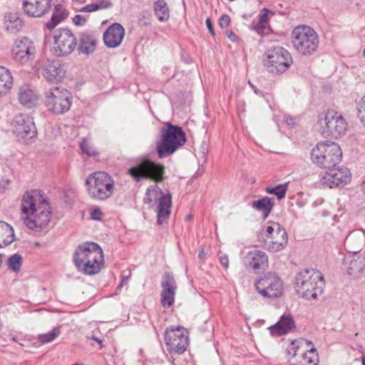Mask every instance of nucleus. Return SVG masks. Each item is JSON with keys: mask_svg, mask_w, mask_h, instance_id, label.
Segmentation results:
<instances>
[{"mask_svg": "<svg viewBox=\"0 0 365 365\" xmlns=\"http://www.w3.org/2000/svg\"><path fill=\"white\" fill-rule=\"evenodd\" d=\"M22 219L29 229L38 231L45 228L51 220V211L48 202L37 190L26 192L21 200Z\"/></svg>", "mask_w": 365, "mask_h": 365, "instance_id": "nucleus-1", "label": "nucleus"}, {"mask_svg": "<svg viewBox=\"0 0 365 365\" xmlns=\"http://www.w3.org/2000/svg\"><path fill=\"white\" fill-rule=\"evenodd\" d=\"M296 292L302 298L315 299L323 292L325 281L321 272L315 269H305L295 277Z\"/></svg>", "mask_w": 365, "mask_h": 365, "instance_id": "nucleus-2", "label": "nucleus"}, {"mask_svg": "<svg viewBox=\"0 0 365 365\" xmlns=\"http://www.w3.org/2000/svg\"><path fill=\"white\" fill-rule=\"evenodd\" d=\"M166 128L161 130L160 140L157 143L156 150L160 158L173 154L186 143L185 133L182 128L171 123H165Z\"/></svg>", "mask_w": 365, "mask_h": 365, "instance_id": "nucleus-3", "label": "nucleus"}, {"mask_svg": "<svg viewBox=\"0 0 365 365\" xmlns=\"http://www.w3.org/2000/svg\"><path fill=\"white\" fill-rule=\"evenodd\" d=\"M88 195L97 201H103L110 198L114 192L113 178L106 172H95L89 175L86 180Z\"/></svg>", "mask_w": 365, "mask_h": 365, "instance_id": "nucleus-4", "label": "nucleus"}, {"mask_svg": "<svg viewBox=\"0 0 365 365\" xmlns=\"http://www.w3.org/2000/svg\"><path fill=\"white\" fill-rule=\"evenodd\" d=\"M291 39L294 48L305 56L314 54L319 47V36L317 32L308 26H296L292 32Z\"/></svg>", "mask_w": 365, "mask_h": 365, "instance_id": "nucleus-5", "label": "nucleus"}, {"mask_svg": "<svg viewBox=\"0 0 365 365\" xmlns=\"http://www.w3.org/2000/svg\"><path fill=\"white\" fill-rule=\"evenodd\" d=\"M342 152L334 142L319 143L312 150L311 159L315 165L324 169L336 166L341 160Z\"/></svg>", "mask_w": 365, "mask_h": 365, "instance_id": "nucleus-6", "label": "nucleus"}, {"mask_svg": "<svg viewBox=\"0 0 365 365\" xmlns=\"http://www.w3.org/2000/svg\"><path fill=\"white\" fill-rule=\"evenodd\" d=\"M128 173L136 182L150 179L155 182H161L164 180L165 167L160 163L143 158L130 168Z\"/></svg>", "mask_w": 365, "mask_h": 365, "instance_id": "nucleus-7", "label": "nucleus"}, {"mask_svg": "<svg viewBox=\"0 0 365 365\" xmlns=\"http://www.w3.org/2000/svg\"><path fill=\"white\" fill-rule=\"evenodd\" d=\"M264 65L272 73H283L293 63L290 53L282 46L268 49L264 55Z\"/></svg>", "mask_w": 365, "mask_h": 365, "instance_id": "nucleus-8", "label": "nucleus"}, {"mask_svg": "<svg viewBox=\"0 0 365 365\" xmlns=\"http://www.w3.org/2000/svg\"><path fill=\"white\" fill-rule=\"evenodd\" d=\"M262 235L266 237L263 246L269 252H279L284 250L287 245V233L278 222H268L262 229Z\"/></svg>", "mask_w": 365, "mask_h": 365, "instance_id": "nucleus-9", "label": "nucleus"}, {"mask_svg": "<svg viewBox=\"0 0 365 365\" xmlns=\"http://www.w3.org/2000/svg\"><path fill=\"white\" fill-rule=\"evenodd\" d=\"M45 105L47 109L55 114H63L71 106V95L63 87H53L45 93Z\"/></svg>", "mask_w": 365, "mask_h": 365, "instance_id": "nucleus-10", "label": "nucleus"}, {"mask_svg": "<svg viewBox=\"0 0 365 365\" xmlns=\"http://www.w3.org/2000/svg\"><path fill=\"white\" fill-rule=\"evenodd\" d=\"M170 194L165 195L157 185H151L147 188L144 202L150 204L153 200L158 201V224L161 225L170 216L172 205Z\"/></svg>", "mask_w": 365, "mask_h": 365, "instance_id": "nucleus-11", "label": "nucleus"}, {"mask_svg": "<svg viewBox=\"0 0 365 365\" xmlns=\"http://www.w3.org/2000/svg\"><path fill=\"white\" fill-rule=\"evenodd\" d=\"M320 124H325L322 133L324 137L331 136L338 138L346 133L348 124L344 117L334 110H328L325 118L319 120Z\"/></svg>", "mask_w": 365, "mask_h": 365, "instance_id": "nucleus-12", "label": "nucleus"}, {"mask_svg": "<svg viewBox=\"0 0 365 365\" xmlns=\"http://www.w3.org/2000/svg\"><path fill=\"white\" fill-rule=\"evenodd\" d=\"M255 286L257 292L262 297L270 299L278 298L282 296L283 283L275 274L269 272L260 277Z\"/></svg>", "mask_w": 365, "mask_h": 365, "instance_id": "nucleus-13", "label": "nucleus"}, {"mask_svg": "<svg viewBox=\"0 0 365 365\" xmlns=\"http://www.w3.org/2000/svg\"><path fill=\"white\" fill-rule=\"evenodd\" d=\"M165 341L170 352L182 354L189 344L188 332L182 327H170L165 330Z\"/></svg>", "mask_w": 365, "mask_h": 365, "instance_id": "nucleus-14", "label": "nucleus"}, {"mask_svg": "<svg viewBox=\"0 0 365 365\" xmlns=\"http://www.w3.org/2000/svg\"><path fill=\"white\" fill-rule=\"evenodd\" d=\"M53 52L56 56H64L70 54L76 46V38L68 29H60L53 36Z\"/></svg>", "mask_w": 365, "mask_h": 365, "instance_id": "nucleus-15", "label": "nucleus"}, {"mask_svg": "<svg viewBox=\"0 0 365 365\" xmlns=\"http://www.w3.org/2000/svg\"><path fill=\"white\" fill-rule=\"evenodd\" d=\"M351 180V173L345 167H333L327 169L321 178L324 185L330 188L344 186Z\"/></svg>", "mask_w": 365, "mask_h": 365, "instance_id": "nucleus-16", "label": "nucleus"}, {"mask_svg": "<svg viewBox=\"0 0 365 365\" xmlns=\"http://www.w3.org/2000/svg\"><path fill=\"white\" fill-rule=\"evenodd\" d=\"M34 42L27 37L16 39L11 49L13 58L21 64L28 63L35 56Z\"/></svg>", "mask_w": 365, "mask_h": 365, "instance_id": "nucleus-17", "label": "nucleus"}, {"mask_svg": "<svg viewBox=\"0 0 365 365\" xmlns=\"http://www.w3.org/2000/svg\"><path fill=\"white\" fill-rule=\"evenodd\" d=\"M12 126L14 133L21 138H32L37 133L33 118L26 113L16 115L12 121Z\"/></svg>", "mask_w": 365, "mask_h": 365, "instance_id": "nucleus-18", "label": "nucleus"}, {"mask_svg": "<svg viewBox=\"0 0 365 365\" xmlns=\"http://www.w3.org/2000/svg\"><path fill=\"white\" fill-rule=\"evenodd\" d=\"M298 343L297 340L292 342V346L288 349V354H291L293 351L292 356L289 359L291 365H317L319 361L317 350L311 347L309 350L300 352L298 346H295V344Z\"/></svg>", "mask_w": 365, "mask_h": 365, "instance_id": "nucleus-19", "label": "nucleus"}, {"mask_svg": "<svg viewBox=\"0 0 365 365\" xmlns=\"http://www.w3.org/2000/svg\"><path fill=\"white\" fill-rule=\"evenodd\" d=\"M101 252L103 250L97 243L86 242L76 247L73 256V263L78 267Z\"/></svg>", "mask_w": 365, "mask_h": 365, "instance_id": "nucleus-20", "label": "nucleus"}, {"mask_svg": "<svg viewBox=\"0 0 365 365\" xmlns=\"http://www.w3.org/2000/svg\"><path fill=\"white\" fill-rule=\"evenodd\" d=\"M161 287V304L164 307H170L174 304L177 289V283L172 274L165 272L163 275Z\"/></svg>", "mask_w": 365, "mask_h": 365, "instance_id": "nucleus-21", "label": "nucleus"}, {"mask_svg": "<svg viewBox=\"0 0 365 365\" xmlns=\"http://www.w3.org/2000/svg\"><path fill=\"white\" fill-rule=\"evenodd\" d=\"M24 12L30 17L44 16L51 7V0H23Z\"/></svg>", "mask_w": 365, "mask_h": 365, "instance_id": "nucleus-22", "label": "nucleus"}, {"mask_svg": "<svg viewBox=\"0 0 365 365\" xmlns=\"http://www.w3.org/2000/svg\"><path fill=\"white\" fill-rule=\"evenodd\" d=\"M65 65L58 60H48L43 70V76L46 81L51 83L61 81L66 76Z\"/></svg>", "mask_w": 365, "mask_h": 365, "instance_id": "nucleus-23", "label": "nucleus"}, {"mask_svg": "<svg viewBox=\"0 0 365 365\" xmlns=\"http://www.w3.org/2000/svg\"><path fill=\"white\" fill-rule=\"evenodd\" d=\"M125 36V29L120 24H111L103 33V41L108 48H114L120 45Z\"/></svg>", "mask_w": 365, "mask_h": 365, "instance_id": "nucleus-24", "label": "nucleus"}, {"mask_svg": "<svg viewBox=\"0 0 365 365\" xmlns=\"http://www.w3.org/2000/svg\"><path fill=\"white\" fill-rule=\"evenodd\" d=\"M243 263L247 268L255 271L265 269L268 267V257L263 251L252 250L246 254Z\"/></svg>", "mask_w": 365, "mask_h": 365, "instance_id": "nucleus-25", "label": "nucleus"}, {"mask_svg": "<svg viewBox=\"0 0 365 365\" xmlns=\"http://www.w3.org/2000/svg\"><path fill=\"white\" fill-rule=\"evenodd\" d=\"M295 329V322L290 314H284L279 320L269 327L270 334L272 336H281L292 331Z\"/></svg>", "mask_w": 365, "mask_h": 365, "instance_id": "nucleus-26", "label": "nucleus"}, {"mask_svg": "<svg viewBox=\"0 0 365 365\" xmlns=\"http://www.w3.org/2000/svg\"><path fill=\"white\" fill-rule=\"evenodd\" d=\"M103 252L95 255L92 259L87 260L85 264L78 266L77 269L86 275H94L99 273L103 267Z\"/></svg>", "mask_w": 365, "mask_h": 365, "instance_id": "nucleus-27", "label": "nucleus"}, {"mask_svg": "<svg viewBox=\"0 0 365 365\" xmlns=\"http://www.w3.org/2000/svg\"><path fill=\"white\" fill-rule=\"evenodd\" d=\"M364 244V234L360 231L351 232L344 240V246L349 252L358 253Z\"/></svg>", "mask_w": 365, "mask_h": 365, "instance_id": "nucleus-28", "label": "nucleus"}, {"mask_svg": "<svg viewBox=\"0 0 365 365\" xmlns=\"http://www.w3.org/2000/svg\"><path fill=\"white\" fill-rule=\"evenodd\" d=\"M4 26L10 34H16L23 27V21L18 12H8L4 16Z\"/></svg>", "mask_w": 365, "mask_h": 365, "instance_id": "nucleus-29", "label": "nucleus"}, {"mask_svg": "<svg viewBox=\"0 0 365 365\" xmlns=\"http://www.w3.org/2000/svg\"><path fill=\"white\" fill-rule=\"evenodd\" d=\"M18 96L19 103L27 108H32L38 101L36 93L27 86H21L19 88Z\"/></svg>", "mask_w": 365, "mask_h": 365, "instance_id": "nucleus-30", "label": "nucleus"}, {"mask_svg": "<svg viewBox=\"0 0 365 365\" xmlns=\"http://www.w3.org/2000/svg\"><path fill=\"white\" fill-rule=\"evenodd\" d=\"M96 46V37L90 34L83 33L81 36L78 49L81 52L89 54L93 53Z\"/></svg>", "mask_w": 365, "mask_h": 365, "instance_id": "nucleus-31", "label": "nucleus"}, {"mask_svg": "<svg viewBox=\"0 0 365 365\" xmlns=\"http://www.w3.org/2000/svg\"><path fill=\"white\" fill-rule=\"evenodd\" d=\"M13 86V77L5 67L0 66V96L6 94Z\"/></svg>", "mask_w": 365, "mask_h": 365, "instance_id": "nucleus-32", "label": "nucleus"}, {"mask_svg": "<svg viewBox=\"0 0 365 365\" xmlns=\"http://www.w3.org/2000/svg\"><path fill=\"white\" fill-rule=\"evenodd\" d=\"M68 16V13L63 9L61 4H57L55 6L54 11L51 19L46 24V27L48 30L53 29L61 21Z\"/></svg>", "mask_w": 365, "mask_h": 365, "instance_id": "nucleus-33", "label": "nucleus"}, {"mask_svg": "<svg viewBox=\"0 0 365 365\" xmlns=\"http://www.w3.org/2000/svg\"><path fill=\"white\" fill-rule=\"evenodd\" d=\"M14 236L13 227L8 223L0 221V242L7 246L14 241Z\"/></svg>", "mask_w": 365, "mask_h": 365, "instance_id": "nucleus-34", "label": "nucleus"}, {"mask_svg": "<svg viewBox=\"0 0 365 365\" xmlns=\"http://www.w3.org/2000/svg\"><path fill=\"white\" fill-rule=\"evenodd\" d=\"M274 205V199L264 197L260 200L254 201L252 207L263 212L264 217H267Z\"/></svg>", "mask_w": 365, "mask_h": 365, "instance_id": "nucleus-35", "label": "nucleus"}, {"mask_svg": "<svg viewBox=\"0 0 365 365\" xmlns=\"http://www.w3.org/2000/svg\"><path fill=\"white\" fill-rule=\"evenodd\" d=\"M154 11L160 21H166L170 17V11L165 0H157L154 3Z\"/></svg>", "mask_w": 365, "mask_h": 365, "instance_id": "nucleus-36", "label": "nucleus"}, {"mask_svg": "<svg viewBox=\"0 0 365 365\" xmlns=\"http://www.w3.org/2000/svg\"><path fill=\"white\" fill-rule=\"evenodd\" d=\"M269 11L267 9H263V14L260 15L258 23L255 26V30L260 35H264L269 32L268 14Z\"/></svg>", "mask_w": 365, "mask_h": 365, "instance_id": "nucleus-37", "label": "nucleus"}, {"mask_svg": "<svg viewBox=\"0 0 365 365\" xmlns=\"http://www.w3.org/2000/svg\"><path fill=\"white\" fill-rule=\"evenodd\" d=\"M112 6L110 0H100L93 4H88L81 9V12H93L95 11L105 9Z\"/></svg>", "mask_w": 365, "mask_h": 365, "instance_id": "nucleus-38", "label": "nucleus"}, {"mask_svg": "<svg viewBox=\"0 0 365 365\" xmlns=\"http://www.w3.org/2000/svg\"><path fill=\"white\" fill-rule=\"evenodd\" d=\"M364 268V264L363 259L358 257L357 259L351 260L347 272L349 275L356 274L363 271Z\"/></svg>", "mask_w": 365, "mask_h": 365, "instance_id": "nucleus-39", "label": "nucleus"}, {"mask_svg": "<svg viewBox=\"0 0 365 365\" xmlns=\"http://www.w3.org/2000/svg\"><path fill=\"white\" fill-rule=\"evenodd\" d=\"M60 329L58 327H54L51 331L46 334H41L38 336V339L42 344H47L53 341L59 334Z\"/></svg>", "mask_w": 365, "mask_h": 365, "instance_id": "nucleus-40", "label": "nucleus"}, {"mask_svg": "<svg viewBox=\"0 0 365 365\" xmlns=\"http://www.w3.org/2000/svg\"><path fill=\"white\" fill-rule=\"evenodd\" d=\"M9 268L15 272H18L22 264V257L19 254H14L7 261Z\"/></svg>", "mask_w": 365, "mask_h": 365, "instance_id": "nucleus-41", "label": "nucleus"}, {"mask_svg": "<svg viewBox=\"0 0 365 365\" xmlns=\"http://www.w3.org/2000/svg\"><path fill=\"white\" fill-rule=\"evenodd\" d=\"M287 190V184H279L274 187H267L266 192L271 195H274L279 200L284 197Z\"/></svg>", "mask_w": 365, "mask_h": 365, "instance_id": "nucleus-42", "label": "nucleus"}, {"mask_svg": "<svg viewBox=\"0 0 365 365\" xmlns=\"http://www.w3.org/2000/svg\"><path fill=\"white\" fill-rule=\"evenodd\" d=\"M80 148L82 152L88 156H96L98 155V152L93 148L90 140L87 138L81 141Z\"/></svg>", "mask_w": 365, "mask_h": 365, "instance_id": "nucleus-43", "label": "nucleus"}, {"mask_svg": "<svg viewBox=\"0 0 365 365\" xmlns=\"http://www.w3.org/2000/svg\"><path fill=\"white\" fill-rule=\"evenodd\" d=\"M358 117L360 121L365 126V95L359 100L357 103Z\"/></svg>", "mask_w": 365, "mask_h": 365, "instance_id": "nucleus-44", "label": "nucleus"}, {"mask_svg": "<svg viewBox=\"0 0 365 365\" xmlns=\"http://www.w3.org/2000/svg\"><path fill=\"white\" fill-rule=\"evenodd\" d=\"M87 21V18L84 16L77 14L73 18V22L76 26H83Z\"/></svg>", "mask_w": 365, "mask_h": 365, "instance_id": "nucleus-45", "label": "nucleus"}, {"mask_svg": "<svg viewBox=\"0 0 365 365\" xmlns=\"http://www.w3.org/2000/svg\"><path fill=\"white\" fill-rule=\"evenodd\" d=\"M230 23V18L228 15L224 14L221 16L219 20V24L222 28H227Z\"/></svg>", "mask_w": 365, "mask_h": 365, "instance_id": "nucleus-46", "label": "nucleus"}, {"mask_svg": "<svg viewBox=\"0 0 365 365\" xmlns=\"http://www.w3.org/2000/svg\"><path fill=\"white\" fill-rule=\"evenodd\" d=\"M91 217L95 220H101L103 217V212L100 209H94L91 212Z\"/></svg>", "mask_w": 365, "mask_h": 365, "instance_id": "nucleus-47", "label": "nucleus"}, {"mask_svg": "<svg viewBox=\"0 0 365 365\" xmlns=\"http://www.w3.org/2000/svg\"><path fill=\"white\" fill-rule=\"evenodd\" d=\"M205 24H206L207 28L209 30L210 34L214 37L215 34L214 31V29H213L210 18L206 19Z\"/></svg>", "mask_w": 365, "mask_h": 365, "instance_id": "nucleus-48", "label": "nucleus"}, {"mask_svg": "<svg viewBox=\"0 0 365 365\" xmlns=\"http://www.w3.org/2000/svg\"><path fill=\"white\" fill-rule=\"evenodd\" d=\"M220 263L222 264V265L223 267H225V268L228 267V266H229V259H228L227 255H225L221 256L220 257Z\"/></svg>", "mask_w": 365, "mask_h": 365, "instance_id": "nucleus-49", "label": "nucleus"}, {"mask_svg": "<svg viewBox=\"0 0 365 365\" xmlns=\"http://www.w3.org/2000/svg\"><path fill=\"white\" fill-rule=\"evenodd\" d=\"M226 35L232 41L235 42L237 41L238 37L233 31H227Z\"/></svg>", "mask_w": 365, "mask_h": 365, "instance_id": "nucleus-50", "label": "nucleus"}, {"mask_svg": "<svg viewBox=\"0 0 365 365\" xmlns=\"http://www.w3.org/2000/svg\"><path fill=\"white\" fill-rule=\"evenodd\" d=\"M205 257V250L203 247H201V249L199 250L198 253V257L201 259H203Z\"/></svg>", "mask_w": 365, "mask_h": 365, "instance_id": "nucleus-51", "label": "nucleus"}, {"mask_svg": "<svg viewBox=\"0 0 365 365\" xmlns=\"http://www.w3.org/2000/svg\"><path fill=\"white\" fill-rule=\"evenodd\" d=\"M249 85L252 88V89L254 90V92L256 94H261L262 93L261 92H259L258 91V89L250 81H249Z\"/></svg>", "mask_w": 365, "mask_h": 365, "instance_id": "nucleus-52", "label": "nucleus"}, {"mask_svg": "<svg viewBox=\"0 0 365 365\" xmlns=\"http://www.w3.org/2000/svg\"><path fill=\"white\" fill-rule=\"evenodd\" d=\"M128 278V277L123 276L122 279H121V282L119 284L118 288H121L123 286L124 283H125V282L127 281Z\"/></svg>", "mask_w": 365, "mask_h": 365, "instance_id": "nucleus-53", "label": "nucleus"}, {"mask_svg": "<svg viewBox=\"0 0 365 365\" xmlns=\"http://www.w3.org/2000/svg\"><path fill=\"white\" fill-rule=\"evenodd\" d=\"M299 343L301 344V345H302L304 343L307 344L309 346L312 345V343L307 339H301Z\"/></svg>", "mask_w": 365, "mask_h": 365, "instance_id": "nucleus-54", "label": "nucleus"}, {"mask_svg": "<svg viewBox=\"0 0 365 365\" xmlns=\"http://www.w3.org/2000/svg\"><path fill=\"white\" fill-rule=\"evenodd\" d=\"M91 339L96 341H97L101 346V343H102V341L100 340L98 338L96 337V336H92Z\"/></svg>", "mask_w": 365, "mask_h": 365, "instance_id": "nucleus-55", "label": "nucleus"}, {"mask_svg": "<svg viewBox=\"0 0 365 365\" xmlns=\"http://www.w3.org/2000/svg\"><path fill=\"white\" fill-rule=\"evenodd\" d=\"M6 247L2 242H0V248Z\"/></svg>", "mask_w": 365, "mask_h": 365, "instance_id": "nucleus-56", "label": "nucleus"}, {"mask_svg": "<svg viewBox=\"0 0 365 365\" xmlns=\"http://www.w3.org/2000/svg\"><path fill=\"white\" fill-rule=\"evenodd\" d=\"M362 364L363 365H365V357H364L362 359Z\"/></svg>", "mask_w": 365, "mask_h": 365, "instance_id": "nucleus-57", "label": "nucleus"}]
</instances>
